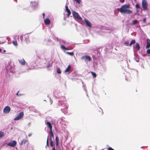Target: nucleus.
Masks as SVG:
<instances>
[{"mask_svg": "<svg viewBox=\"0 0 150 150\" xmlns=\"http://www.w3.org/2000/svg\"><path fill=\"white\" fill-rule=\"evenodd\" d=\"M42 15H43V18H44V19H45V18H44L45 16V13H43L42 14Z\"/></svg>", "mask_w": 150, "mask_h": 150, "instance_id": "obj_39", "label": "nucleus"}, {"mask_svg": "<svg viewBox=\"0 0 150 150\" xmlns=\"http://www.w3.org/2000/svg\"><path fill=\"white\" fill-rule=\"evenodd\" d=\"M72 14L74 17L79 20H81L82 18L79 16L78 13L75 11L72 13Z\"/></svg>", "mask_w": 150, "mask_h": 150, "instance_id": "obj_4", "label": "nucleus"}, {"mask_svg": "<svg viewBox=\"0 0 150 150\" xmlns=\"http://www.w3.org/2000/svg\"><path fill=\"white\" fill-rule=\"evenodd\" d=\"M47 126L49 127L50 130H52V126L51 123L49 122H47L45 123Z\"/></svg>", "mask_w": 150, "mask_h": 150, "instance_id": "obj_11", "label": "nucleus"}, {"mask_svg": "<svg viewBox=\"0 0 150 150\" xmlns=\"http://www.w3.org/2000/svg\"><path fill=\"white\" fill-rule=\"evenodd\" d=\"M147 45L146 47H150V40L147 39L146 40Z\"/></svg>", "mask_w": 150, "mask_h": 150, "instance_id": "obj_15", "label": "nucleus"}, {"mask_svg": "<svg viewBox=\"0 0 150 150\" xmlns=\"http://www.w3.org/2000/svg\"><path fill=\"white\" fill-rule=\"evenodd\" d=\"M84 20L87 26L90 27L91 26V23L90 21L86 19H84Z\"/></svg>", "mask_w": 150, "mask_h": 150, "instance_id": "obj_9", "label": "nucleus"}, {"mask_svg": "<svg viewBox=\"0 0 150 150\" xmlns=\"http://www.w3.org/2000/svg\"><path fill=\"white\" fill-rule=\"evenodd\" d=\"M135 1L136 0H134Z\"/></svg>", "mask_w": 150, "mask_h": 150, "instance_id": "obj_53", "label": "nucleus"}, {"mask_svg": "<svg viewBox=\"0 0 150 150\" xmlns=\"http://www.w3.org/2000/svg\"><path fill=\"white\" fill-rule=\"evenodd\" d=\"M11 110V108L8 106L5 107L3 110L4 112L5 113H8Z\"/></svg>", "mask_w": 150, "mask_h": 150, "instance_id": "obj_6", "label": "nucleus"}, {"mask_svg": "<svg viewBox=\"0 0 150 150\" xmlns=\"http://www.w3.org/2000/svg\"><path fill=\"white\" fill-rule=\"evenodd\" d=\"M52 150H55V147H54L53 149H52Z\"/></svg>", "mask_w": 150, "mask_h": 150, "instance_id": "obj_46", "label": "nucleus"}, {"mask_svg": "<svg viewBox=\"0 0 150 150\" xmlns=\"http://www.w3.org/2000/svg\"><path fill=\"white\" fill-rule=\"evenodd\" d=\"M4 52H6V50H4Z\"/></svg>", "mask_w": 150, "mask_h": 150, "instance_id": "obj_49", "label": "nucleus"}, {"mask_svg": "<svg viewBox=\"0 0 150 150\" xmlns=\"http://www.w3.org/2000/svg\"><path fill=\"white\" fill-rule=\"evenodd\" d=\"M28 140L27 139H23L21 142V145H23V144H25L26 142H28Z\"/></svg>", "mask_w": 150, "mask_h": 150, "instance_id": "obj_16", "label": "nucleus"}, {"mask_svg": "<svg viewBox=\"0 0 150 150\" xmlns=\"http://www.w3.org/2000/svg\"><path fill=\"white\" fill-rule=\"evenodd\" d=\"M135 40L134 39L132 40L131 42H130L129 46H131L132 44L135 43Z\"/></svg>", "mask_w": 150, "mask_h": 150, "instance_id": "obj_17", "label": "nucleus"}, {"mask_svg": "<svg viewBox=\"0 0 150 150\" xmlns=\"http://www.w3.org/2000/svg\"><path fill=\"white\" fill-rule=\"evenodd\" d=\"M132 13V10L127 9L124 13L127 14H129Z\"/></svg>", "mask_w": 150, "mask_h": 150, "instance_id": "obj_13", "label": "nucleus"}, {"mask_svg": "<svg viewBox=\"0 0 150 150\" xmlns=\"http://www.w3.org/2000/svg\"><path fill=\"white\" fill-rule=\"evenodd\" d=\"M24 115L23 112H22L19 113L17 116L14 119V120H18L22 118Z\"/></svg>", "mask_w": 150, "mask_h": 150, "instance_id": "obj_3", "label": "nucleus"}, {"mask_svg": "<svg viewBox=\"0 0 150 150\" xmlns=\"http://www.w3.org/2000/svg\"><path fill=\"white\" fill-rule=\"evenodd\" d=\"M71 66L70 65H69L67 67L66 69L65 70V72L66 73L69 72L71 69Z\"/></svg>", "mask_w": 150, "mask_h": 150, "instance_id": "obj_14", "label": "nucleus"}, {"mask_svg": "<svg viewBox=\"0 0 150 150\" xmlns=\"http://www.w3.org/2000/svg\"><path fill=\"white\" fill-rule=\"evenodd\" d=\"M18 61L19 62V63L23 65H25L26 63L25 61V60L23 59H21V60L19 59Z\"/></svg>", "mask_w": 150, "mask_h": 150, "instance_id": "obj_10", "label": "nucleus"}, {"mask_svg": "<svg viewBox=\"0 0 150 150\" xmlns=\"http://www.w3.org/2000/svg\"><path fill=\"white\" fill-rule=\"evenodd\" d=\"M50 66V63H49V65H48V66L47 67V68H48V67H49Z\"/></svg>", "mask_w": 150, "mask_h": 150, "instance_id": "obj_40", "label": "nucleus"}, {"mask_svg": "<svg viewBox=\"0 0 150 150\" xmlns=\"http://www.w3.org/2000/svg\"><path fill=\"white\" fill-rule=\"evenodd\" d=\"M1 50L0 49V52H1Z\"/></svg>", "mask_w": 150, "mask_h": 150, "instance_id": "obj_48", "label": "nucleus"}, {"mask_svg": "<svg viewBox=\"0 0 150 150\" xmlns=\"http://www.w3.org/2000/svg\"><path fill=\"white\" fill-rule=\"evenodd\" d=\"M129 4H125L122 6L121 8H117V10L121 13H124L126 10L129 8Z\"/></svg>", "mask_w": 150, "mask_h": 150, "instance_id": "obj_1", "label": "nucleus"}, {"mask_svg": "<svg viewBox=\"0 0 150 150\" xmlns=\"http://www.w3.org/2000/svg\"><path fill=\"white\" fill-rule=\"evenodd\" d=\"M58 142H56V146H58Z\"/></svg>", "mask_w": 150, "mask_h": 150, "instance_id": "obj_42", "label": "nucleus"}, {"mask_svg": "<svg viewBox=\"0 0 150 150\" xmlns=\"http://www.w3.org/2000/svg\"><path fill=\"white\" fill-rule=\"evenodd\" d=\"M48 137H47V146H49V142H48Z\"/></svg>", "mask_w": 150, "mask_h": 150, "instance_id": "obj_32", "label": "nucleus"}, {"mask_svg": "<svg viewBox=\"0 0 150 150\" xmlns=\"http://www.w3.org/2000/svg\"><path fill=\"white\" fill-rule=\"evenodd\" d=\"M57 72L59 74L61 72V71L59 68H58L57 69Z\"/></svg>", "mask_w": 150, "mask_h": 150, "instance_id": "obj_24", "label": "nucleus"}, {"mask_svg": "<svg viewBox=\"0 0 150 150\" xmlns=\"http://www.w3.org/2000/svg\"><path fill=\"white\" fill-rule=\"evenodd\" d=\"M137 48V50H139V49H140V47H136Z\"/></svg>", "mask_w": 150, "mask_h": 150, "instance_id": "obj_41", "label": "nucleus"}, {"mask_svg": "<svg viewBox=\"0 0 150 150\" xmlns=\"http://www.w3.org/2000/svg\"><path fill=\"white\" fill-rule=\"evenodd\" d=\"M4 134V132H3L0 131V138L3 137Z\"/></svg>", "mask_w": 150, "mask_h": 150, "instance_id": "obj_22", "label": "nucleus"}, {"mask_svg": "<svg viewBox=\"0 0 150 150\" xmlns=\"http://www.w3.org/2000/svg\"><path fill=\"white\" fill-rule=\"evenodd\" d=\"M135 47H140L138 43H136Z\"/></svg>", "mask_w": 150, "mask_h": 150, "instance_id": "obj_33", "label": "nucleus"}, {"mask_svg": "<svg viewBox=\"0 0 150 150\" xmlns=\"http://www.w3.org/2000/svg\"><path fill=\"white\" fill-rule=\"evenodd\" d=\"M78 4H80L81 3V0H74Z\"/></svg>", "mask_w": 150, "mask_h": 150, "instance_id": "obj_29", "label": "nucleus"}, {"mask_svg": "<svg viewBox=\"0 0 150 150\" xmlns=\"http://www.w3.org/2000/svg\"><path fill=\"white\" fill-rule=\"evenodd\" d=\"M31 134H29L28 136L29 137H30V136H31Z\"/></svg>", "mask_w": 150, "mask_h": 150, "instance_id": "obj_45", "label": "nucleus"}, {"mask_svg": "<svg viewBox=\"0 0 150 150\" xmlns=\"http://www.w3.org/2000/svg\"><path fill=\"white\" fill-rule=\"evenodd\" d=\"M66 11L67 13L70 11V10L69 9H67V10H66Z\"/></svg>", "mask_w": 150, "mask_h": 150, "instance_id": "obj_37", "label": "nucleus"}, {"mask_svg": "<svg viewBox=\"0 0 150 150\" xmlns=\"http://www.w3.org/2000/svg\"><path fill=\"white\" fill-rule=\"evenodd\" d=\"M91 73L92 74V75H93V77L94 78L96 77V75L95 72H93V71H91Z\"/></svg>", "mask_w": 150, "mask_h": 150, "instance_id": "obj_21", "label": "nucleus"}, {"mask_svg": "<svg viewBox=\"0 0 150 150\" xmlns=\"http://www.w3.org/2000/svg\"><path fill=\"white\" fill-rule=\"evenodd\" d=\"M142 5L144 10H146L148 6V3L146 0H142Z\"/></svg>", "mask_w": 150, "mask_h": 150, "instance_id": "obj_2", "label": "nucleus"}, {"mask_svg": "<svg viewBox=\"0 0 150 150\" xmlns=\"http://www.w3.org/2000/svg\"><path fill=\"white\" fill-rule=\"evenodd\" d=\"M49 134L51 135V136L53 138L54 137V135L53 134L52 129L50 130Z\"/></svg>", "mask_w": 150, "mask_h": 150, "instance_id": "obj_19", "label": "nucleus"}, {"mask_svg": "<svg viewBox=\"0 0 150 150\" xmlns=\"http://www.w3.org/2000/svg\"><path fill=\"white\" fill-rule=\"evenodd\" d=\"M55 140L56 142H58L59 140V138L57 136L56 137Z\"/></svg>", "mask_w": 150, "mask_h": 150, "instance_id": "obj_28", "label": "nucleus"}, {"mask_svg": "<svg viewBox=\"0 0 150 150\" xmlns=\"http://www.w3.org/2000/svg\"><path fill=\"white\" fill-rule=\"evenodd\" d=\"M146 52L148 54H150V49H148L147 50Z\"/></svg>", "mask_w": 150, "mask_h": 150, "instance_id": "obj_31", "label": "nucleus"}, {"mask_svg": "<svg viewBox=\"0 0 150 150\" xmlns=\"http://www.w3.org/2000/svg\"><path fill=\"white\" fill-rule=\"evenodd\" d=\"M135 7L137 8H140L139 5L138 4H136V5H135Z\"/></svg>", "mask_w": 150, "mask_h": 150, "instance_id": "obj_26", "label": "nucleus"}, {"mask_svg": "<svg viewBox=\"0 0 150 150\" xmlns=\"http://www.w3.org/2000/svg\"><path fill=\"white\" fill-rule=\"evenodd\" d=\"M31 5L34 8H36L38 5V3L36 1H32L31 2Z\"/></svg>", "mask_w": 150, "mask_h": 150, "instance_id": "obj_8", "label": "nucleus"}, {"mask_svg": "<svg viewBox=\"0 0 150 150\" xmlns=\"http://www.w3.org/2000/svg\"><path fill=\"white\" fill-rule=\"evenodd\" d=\"M16 95L17 96H18L19 95H18V92L17 93H16Z\"/></svg>", "mask_w": 150, "mask_h": 150, "instance_id": "obj_44", "label": "nucleus"}, {"mask_svg": "<svg viewBox=\"0 0 150 150\" xmlns=\"http://www.w3.org/2000/svg\"><path fill=\"white\" fill-rule=\"evenodd\" d=\"M12 43L14 46H18V44L17 42L16 41H13L12 42Z\"/></svg>", "mask_w": 150, "mask_h": 150, "instance_id": "obj_18", "label": "nucleus"}, {"mask_svg": "<svg viewBox=\"0 0 150 150\" xmlns=\"http://www.w3.org/2000/svg\"><path fill=\"white\" fill-rule=\"evenodd\" d=\"M66 53L72 56L74 55V53L73 52H66Z\"/></svg>", "mask_w": 150, "mask_h": 150, "instance_id": "obj_20", "label": "nucleus"}, {"mask_svg": "<svg viewBox=\"0 0 150 150\" xmlns=\"http://www.w3.org/2000/svg\"><path fill=\"white\" fill-rule=\"evenodd\" d=\"M16 144V142L15 141H13L8 143V145L11 147H14Z\"/></svg>", "mask_w": 150, "mask_h": 150, "instance_id": "obj_7", "label": "nucleus"}, {"mask_svg": "<svg viewBox=\"0 0 150 150\" xmlns=\"http://www.w3.org/2000/svg\"><path fill=\"white\" fill-rule=\"evenodd\" d=\"M65 8H66V10H67V9H68L69 8H68V7L67 6H65Z\"/></svg>", "mask_w": 150, "mask_h": 150, "instance_id": "obj_36", "label": "nucleus"}, {"mask_svg": "<svg viewBox=\"0 0 150 150\" xmlns=\"http://www.w3.org/2000/svg\"><path fill=\"white\" fill-rule=\"evenodd\" d=\"M143 22L144 23H145L146 22V21L145 18L143 19Z\"/></svg>", "mask_w": 150, "mask_h": 150, "instance_id": "obj_38", "label": "nucleus"}, {"mask_svg": "<svg viewBox=\"0 0 150 150\" xmlns=\"http://www.w3.org/2000/svg\"><path fill=\"white\" fill-rule=\"evenodd\" d=\"M108 150H114L111 147H109L107 149Z\"/></svg>", "mask_w": 150, "mask_h": 150, "instance_id": "obj_34", "label": "nucleus"}, {"mask_svg": "<svg viewBox=\"0 0 150 150\" xmlns=\"http://www.w3.org/2000/svg\"><path fill=\"white\" fill-rule=\"evenodd\" d=\"M124 44H125V46H128L129 45V42H125Z\"/></svg>", "mask_w": 150, "mask_h": 150, "instance_id": "obj_30", "label": "nucleus"}, {"mask_svg": "<svg viewBox=\"0 0 150 150\" xmlns=\"http://www.w3.org/2000/svg\"><path fill=\"white\" fill-rule=\"evenodd\" d=\"M81 59L82 60L84 59L86 61H90L91 60V57L87 55H85L82 56L81 57Z\"/></svg>", "mask_w": 150, "mask_h": 150, "instance_id": "obj_5", "label": "nucleus"}, {"mask_svg": "<svg viewBox=\"0 0 150 150\" xmlns=\"http://www.w3.org/2000/svg\"><path fill=\"white\" fill-rule=\"evenodd\" d=\"M139 22V21L137 20H134L132 22V24L133 25H134L136 24L137 23H138Z\"/></svg>", "mask_w": 150, "mask_h": 150, "instance_id": "obj_23", "label": "nucleus"}, {"mask_svg": "<svg viewBox=\"0 0 150 150\" xmlns=\"http://www.w3.org/2000/svg\"><path fill=\"white\" fill-rule=\"evenodd\" d=\"M60 47H65V46H64L63 45H61L60 46Z\"/></svg>", "mask_w": 150, "mask_h": 150, "instance_id": "obj_43", "label": "nucleus"}, {"mask_svg": "<svg viewBox=\"0 0 150 150\" xmlns=\"http://www.w3.org/2000/svg\"><path fill=\"white\" fill-rule=\"evenodd\" d=\"M71 13V11L69 12H68L67 13V16L69 17V16L70 15Z\"/></svg>", "mask_w": 150, "mask_h": 150, "instance_id": "obj_35", "label": "nucleus"}, {"mask_svg": "<svg viewBox=\"0 0 150 150\" xmlns=\"http://www.w3.org/2000/svg\"><path fill=\"white\" fill-rule=\"evenodd\" d=\"M124 1V0H122V1H121L122 2H123Z\"/></svg>", "mask_w": 150, "mask_h": 150, "instance_id": "obj_47", "label": "nucleus"}, {"mask_svg": "<svg viewBox=\"0 0 150 150\" xmlns=\"http://www.w3.org/2000/svg\"><path fill=\"white\" fill-rule=\"evenodd\" d=\"M53 142L52 141V140H51L50 142V146L52 147H53Z\"/></svg>", "mask_w": 150, "mask_h": 150, "instance_id": "obj_27", "label": "nucleus"}, {"mask_svg": "<svg viewBox=\"0 0 150 150\" xmlns=\"http://www.w3.org/2000/svg\"><path fill=\"white\" fill-rule=\"evenodd\" d=\"M44 22L46 25H49L50 23V21L49 18L44 19Z\"/></svg>", "mask_w": 150, "mask_h": 150, "instance_id": "obj_12", "label": "nucleus"}, {"mask_svg": "<svg viewBox=\"0 0 150 150\" xmlns=\"http://www.w3.org/2000/svg\"><path fill=\"white\" fill-rule=\"evenodd\" d=\"M26 137L27 138V136H26Z\"/></svg>", "mask_w": 150, "mask_h": 150, "instance_id": "obj_51", "label": "nucleus"}, {"mask_svg": "<svg viewBox=\"0 0 150 150\" xmlns=\"http://www.w3.org/2000/svg\"><path fill=\"white\" fill-rule=\"evenodd\" d=\"M62 49L64 50H69L71 49H69V47H62Z\"/></svg>", "mask_w": 150, "mask_h": 150, "instance_id": "obj_25", "label": "nucleus"}, {"mask_svg": "<svg viewBox=\"0 0 150 150\" xmlns=\"http://www.w3.org/2000/svg\"><path fill=\"white\" fill-rule=\"evenodd\" d=\"M39 59H40V58L39 57H38Z\"/></svg>", "mask_w": 150, "mask_h": 150, "instance_id": "obj_50", "label": "nucleus"}, {"mask_svg": "<svg viewBox=\"0 0 150 150\" xmlns=\"http://www.w3.org/2000/svg\"><path fill=\"white\" fill-rule=\"evenodd\" d=\"M57 40H58V39L57 38Z\"/></svg>", "mask_w": 150, "mask_h": 150, "instance_id": "obj_52", "label": "nucleus"}]
</instances>
